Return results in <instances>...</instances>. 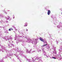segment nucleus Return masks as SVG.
Here are the masks:
<instances>
[{
    "mask_svg": "<svg viewBox=\"0 0 62 62\" xmlns=\"http://www.w3.org/2000/svg\"><path fill=\"white\" fill-rule=\"evenodd\" d=\"M4 11V13H6V14H7V13H6V12L5 11V10H4V11Z\"/></svg>",
    "mask_w": 62,
    "mask_h": 62,
    "instance_id": "nucleus-26",
    "label": "nucleus"
},
{
    "mask_svg": "<svg viewBox=\"0 0 62 62\" xmlns=\"http://www.w3.org/2000/svg\"><path fill=\"white\" fill-rule=\"evenodd\" d=\"M18 52H19L20 53L19 54H23V51H21L20 50H19Z\"/></svg>",
    "mask_w": 62,
    "mask_h": 62,
    "instance_id": "nucleus-12",
    "label": "nucleus"
},
{
    "mask_svg": "<svg viewBox=\"0 0 62 62\" xmlns=\"http://www.w3.org/2000/svg\"><path fill=\"white\" fill-rule=\"evenodd\" d=\"M15 51H16V49H15Z\"/></svg>",
    "mask_w": 62,
    "mask_h": 62,
    "instance_id": "nucleus-44",
    "label": "nucleus"
},
{
    "mask_svg": "<svg viewBox=\"0 0 62 62\" xmlns=\"http://www.w3.org/2000/svg\"><path fill=\"white\" fill-rule=\"evenodd\" d=\"M53 53L54 54H55V55H56V52L55 50H54V51H53Z\"/></svg>",
    "mask_w": 62,
    "mask_h": 62,
    "instance_id": "nucleus-10",
    "label": "nucleus"
},
{
    "mask_svg": "<svg viewBox=\"0 0 62 62\" xmlns=\"http://www.w3.org/2000/svg\"><path fill=\"white\" fill-rule=\"evenodd\" d=\"M23 38H24V36H23Z\"/></svg>",
    "mask_w": 62,
    "mask_h": 62,
    "instance_id": "nucleus-50",
    "label": "nucleus"
},
{
    "mask_svg": "<svg viewBox=\"0 0 62 62\" xmlns=\"http://www.w3.org/2000/svg\"><path fill=\"white\" fill-rule=\"evenodd\" d=\"M17 59H19V57H18Z\"/></svg>",
    "mask_w": 62,
    "mask_h": 62,
    "instance_id": "nucleus-35",
    "label": "nucleus"
},
{
    "mask_svg": "<svg viewBox=\"0 0 62 62\" xmlns=\"http://www.w3.org/2000/svg\"><path fill=\"white\" fill-rule=\"evenodd\" d=\"M42 61H41V62H42Z\"/></svg>",
    "mask_w": 62,
    "mask_h": 62,
    "instance_id": "nucleus-52",
    "label": "nucleus"
},
{
    "mask_svg": "<svg viewBox=\"0 0 62 62\" xmlns=\"http://www.w3.org/2000/svg\"><path fill=\"white\" fill-rule=\"evenodd\" d=\"M40 40L42 41H43V42H44V40H43V39L42 38H40Z\"/></svg>",
    "mask_w": 62,
    "mask_h": 62,
    "instance_id": "nucleus-11",
    "label": "nucleus"
},
{
    "mask_svg": "<svg viewBox=\"0 0 62 62\" xmlns=\"http://www.w3.org/2000/svg\"><path fill=\"white\" fill-rule=\"evenodd\" d=\"M8 46H9V48H10V47H11V46H14V45L12 44H8Z\"/></svg>",
    "mask_w": 62,
    "mask_h": 62,
    "instance_id": "nucleus-7",
    "label": "nucleus"
},
{
    "mask_svg": "<svg viewBox=\"0 0 62 62\" xmlns=\"http://www.w3.org/2000/svg\"><path fill=\"white\" fill-rule=\"evenodd\" d=\"M22 40H20V42H21V41L22 42Z\"/></svg>",
    "mask_w": 62,
    "mask_h": 62,
    "instance_id": "nucleus-40",
    "label": "nucleus"
},
{
    "mask_svg": "<svg viewBox=\"0 0 62 62\" xmlns=\"http://www.w3.org/2000/svg\"><path fill=\"white\" fill-rule=\"evenodd\" d=\"M50 58H54V59H56V58H55L52 57H50Z\"/></svg>",
    "mask_w": 62,
    "mask_h": 62,
    "instance_id": "nucleus-21",
    "label": "nucleus"
},
{
    "mask_svg": "<svg viewBox=\"0 0 62 62\" xmlns=\"http://www.w3.org/2000/svg\"><path fill=\"white\" fill-rule=\"evenodd\" d=\"M0 16H1V17H4V16H3L2 15V14H1L0 15Z\"/></svg>",
    "mask_w": 62,
    "mask_h": 62,
    "instance_id": "nucleus-19",
    "label": "nucleus"
},
{
    "mask_svg": "<svg viewBox=\"0 0 62 62\" xmlns=\"http://www.w3.org/2000/svg\"><path fill=\"white\" fill-rule=\"evenodd\" d=\"M60 49L59 50L60 52H59V54H59L57 56V58H58V56H60V57H61L60 59H62V46H61L60 47Z\"/></svg>",
    "mask_w": 62,
    "mask_h": 62,
    "instance_id": "nucleus-3",
    "label": "nucleus"
},
{
    "mask_svg": "<svg viewBox=\"0 0 62 62\" xmlns=\"http://www.w3.org/2000/svg\"><path fill=\"white\" fill-rule=\"evenodd\" d=\"M26 38V37H24L25 38Z\"/></svg>",
    "mask_w": 62,
    "mask_h": 62,
    "instance_id": "nucleus-42",
    "label": "nucleus"
},
{
    "mask_svg": "<svg viewBox=\"0 0 62 62\" xmlns=\"http://www.w3.org/2000/svg\"><path fill=\"white\" fill-rule=\"evenodd\" d=\"M0 27L1 28V27Z\"/></svg>",
    "mask_w": 62,
    "mask_h": 62,
    "instance_id": "nucleus-47",
    "label": "nucleus"
},
{
    "mask_svg": "<svg viewBox=\"0 0 62 62\" xmlns=\"http://www.w3.org/2000/svg\"><path fill=\"white\" fill-rule=\"evenodd\" d=\"M6 22L7 23H8V21H6Z\"/></svg>",
    "mask_w": 62,
    "mask_h": 62,
    "instance_id": "nucleus-39",
    "label": "nucleus"
},
{
    "mask_svg": "<svg viewBox=\"0 0 62 62\" xmlns=\"http://www.w3.org/2000/svg\"><path fill=\"white\" fill-rule=\"evenodd\" d=\"M26 53H31V50H32V49H31L30 51H29V50L27 49H26Z\"/></svg>",
    "mask_w": 62,
    "mask_h": 62,
    "instance_id": "nucleus-6",
    "label": "nucleus"
},
{
    "mask_svg": "<svg viewBox=\"0 0 62 62\" xmlns=\"http://www.w3.org/2000/svg\"><path fill=\"white\" fill-rule=\"evenodd\" d=\"M32 60L26 59L27 61L29 62H39L41 61V58L40 57H35L33 58H32Z\"/></svg>",
    "mask_w": 62,
    "mask_h": 62,
    "instance_id": "nucleus-1",
    "label": "nucleus"
},
{
    "mask_svg": "<svg viewBox=\"0 0 62 62\" xmlns=\"http://www.w3.org/2000/svg\"><path fill=\"white\" fill-rule=\"evenodd\" d=\"M5 18H6L7 20H9V21H10V19H9V18H10V17H9L8 16H7V17H5Z\"/></svg>",
    "mask_w": 62,
    "mask_h": 62,
    "instance_id": "nucleus-8",
    "label": "nucleus"
},
{
    "mask_svg": "<svg viewBox=\"0 0 62 62\" xmlns=\"http://www.w3.org/2000/svg\"><path fill=\"white\" fill-rule=\"evenodd\" d=\"M35 51H33L32 52V53H33V52H35Z\"/></svg>",
    "mask_w": 62,
    "mask_h": 62,
    "instance_id": "nucleus-33",
    "label": "nucleus"
},
{
    "mask_svg": "<svg viewBox=\"0 0 62 62\" xmlns=\"http://www.w3.org/2000/svg\"><path fill=\"white\" fill-rule=\"evenodd\" d=\"M52 47L53 49H54V45L52 46Z\"/></svg>",
    "mask_w": 62,
    "mask_h": 62,
    "instance_id": "nucleus-27",
    "label": "nucleus"
},
{
    "mask_svg": "<svg viewBox=\"0 0 62 62\" xmlns=\"http://www.w3.org/2000/svg\"><path fill=\"white\" fill-rule=\"evenodd\" d=\"M40 50L39 49H38L37 50V51H38V52H40Z\"/></svg>",
    "mask_w": 62,
    "mask_h": 62,
    "instance_id": "nucleus-20",
    "label": "nucleus"
},
{
    "mask_svg": "<svg viewBox=\"0 0 62 62\" xmlns=\"http://www.w3.org/2000/svg\"><path fill=\"white\" fill-rule=\"evenodd\" d=\"M0 22H1V23H2V22H3V20H1V21H0Z\"/></svg>",
    "mask_w": 62,
    "mask_h": 62,
    "instance_id": "nucleus-32",
    "label": "nucleus"
},
{
    "mask_svg": "<svg viewBox=\"0 0 62 62\" xmlns=\"http://www.w3.org/2000/svg\"><path fill=\"white\" fill-rule=\"evenodd\" d=\"M44 44H45V43H44Z\"/></svg>",
    "mask_w": 62,
    "mask_h": 62,
    "instance_id": "nucleus-53",
    "label": "nucleus"
},
{
    "mask_svg": "<svg viewBox=\"0 0 62 62\" xmlns=\"http://www.w3.org/2000/svg\"><path fill=\"white\" fill-rule=\"evenodd\" d=\"M8 30H5V31L4 32L5 33H8Z\"/></svg>",
    "mask_w": 62,
    "mask_h": 62,
    "instance_id": "nucleus-14",
    "label": "nucleus"
},
{
    "mask_svg": "<svg viewBox=\"0 0 62 62\" xmlns=\"http://www.w3.org/2000/svg\"><path fill=\"white\" fill-rule=\"evenodd\" d=\"M0 62H4V60H3L1 59L0 60Z\"/></svg>",
    "mask_w": 62,
    "mask_h": 62,
    "instance_id": "nucleus-17",
    "label": "nucleus"
},
{
    "mask_svg": "<svg viewBox=\"0 0 62 62\" xmlns=\"http://www.w3.org/2000/svg\"><path fill=\"white\" fill-rule=\"evenodd\" d=\"M15 40H16V39H15Z\"/></svg>",
    "mask_w": 62,
    "mask_h": 62,
    "instance_id": "nucleus-49",
    "label": "nucleus"
},
{
    "mask_svg": "<svg viewBox=\"0 0 62 62\" xmlns=\"http://www.w3.org/2000/svg\"><path fill=\"white\" fill-rule=\"evenodd\" d=\"M6 52L7 53V56H9V57H10V56H12L13 55H12V54H11V51H9L8 52H7V51Z\"/></svg>",
    "mask_w": 62,
    "mask_h": 62,
    "instance_id": "nucleus-5",
    "label": "nucleus"
},
{
    "mask_svg": "<svg viewBox=\"0 0 62 62\" xmlns=\"http://www.w3.org/2000/svg\"><path fill=\"white\" fill-rule=\"evenodd\" d=\"M4 58L5 59L6 58H7V56H5L4 57Z\"/></svg>",
    "mask_w": 62,
    "mask_h": 62,
    "instance_id": "nucleus-29",
    "label": "nucleus"
},
{
    "mask_svg": "<svg viewBox=\"0 0 62 62\" xmlns=\"http://www.w3.org/2000/svg\"><path fill=\"white\" fill-rule=\"evenodd\" d=\"M3 49H4V50H6V48L3 47Z\"/></svg>",
    "mask_w": 62,
    "mask_h": 62,
    "instance_id": "nucleus-24",
    "label": "nucleus"
},
{
    "mask_svg": "<svg viewBox=\"0 0 62 62\" xmlns=\"http://www.w3.org/2000/svg\"><path fill=\"white\" fill-rule=\"evenodd\" d=\"M26 30L27 31H28V29H26Z\"/></svg>",
    "mask_w": 62,
    "mask_h": 62,
    "instance_id": "nucleus-37",
    "label": "nucleus"
},
{
    "mask_svg": "<svg viewBox=\"0 0 62 62\" xmlns=\"http://www.w3.org/2000/svg\"><path fill=\"white\" fill-rule=\"evenodd\" d=\"M57 27H58V28H60V26H59H59L57 25Z\"/></svg>",
    "mask_w": 62,
    "mask_h": 62,
    "instance_id": "nucleus-25",
    "label": "nucleus"
},
{
    "mask_svg": "<svg viewBox=\"0 0 62 62\" xmlns=\"http://www.w3.org/2000/svg\"><path fill=\"white\" fill-rule=\"evenodd\" d=\"M25 25H24V26H27V23H25Z\"/></svg>",
    "mask_w": 62,
    "mask_h": 62,
    "instance_id": "nucleus-15",
    "label": "nucleus"
},
{
    "mask_svg": "<svg viewBox=\"0 0 62 62\" xmlns=\"http://www.w3.org/2000/svg\"><path fill=\"white\" fill-rule=\"evenodd\" d=\"M8 31H11V29H9Z\"/></svg>",
    "mask_w": 62,
    "mask_h": 62,
    "instance_id": "nucleus-30",
    "label": "nucleus"
},
{
    "mask_svg": "<svg viewBox=\"0 0 62 62\" xmlns=\"http://www.w3.org/2000/svg\"><path fill=\"white\" fill-rule=\"evenodd\" d=\"M2 51V52H4V51H3L2 50L0 49V51Z\"/></svg>",
    "mask_w": 62,
    "mask_h": 62,
    "instance_id": "nucleus-28",
    "label": "nucleus"
},
{
    "mask_svg": "<svg viewBox=\"0 0 62 62\" xmlns=\"http://www.w3.org/2000/svg\"><path fill=\"white\" fill-rule=\"evenodd\" d=\"M0 35H1V34H0Z\"/></svg>",
    "mask_w": 62,
    "mask_h": 62,
    "instance_id": "nucleus-51",
    "label": "nucleus"
},
{
    "mask_svg": "<svg viewBox=\"0 0 62 62\" xmlns=\"http://www.w3.org/2000/svg\"><path fill=\"white\" fill-rule=\"evenodd\" d=\"M16 57H18V55L17 56H16Z\"/></svg>",
    "mask_w": 62,
    "mask_h": 62,
    "instance_id": "nucleus-46",
    "label": "nucleus"
},
{
    "mask_svg": "<svg viewBox=\"0 0 62 62\" xmlns=\"http://www.w3.org/2000/svg\"><path fill=\"white\" fill-rule=\"evenodd\" d=\"M15 29V30H17V29Z\"/></svg>",
    "mask_w": 62,
    "mask_h": 62,
    "instance_id": "nucleus-38",
    "label": "nucleus"
},
{
    "mask_svg": "<svg viewBox=\"0 0 62 62\" xmlns=\"http://www.w3.org/2000/svg\"><path fill=\"white\" fill-rule=\"evenodd\" d=\"M47 51H49V49H50V47L48 46L46 47Z\"/></svg>",
    "mask_w": 62,
    "mask_h": 62,
    "instance_id": "nucleus-13",
    "label": "nucleus"
},
{
    "mask_svg": "<svg viewBox=\"0 0 62 62\" xmlns=\"http://www.w3.org/2000/svg\"><path fill=\"white\" fill-rule=\"evenodd\" d=\"M50 13H51V11L49 10H48L47 12L48 15H49L50 14Z\"/></svg>",
    "mask_w": 62,
    "mask_h": 62,
    "instance_id": "nucleus-9",
    "label": "nucleus"
},
{
    "mask_svg": "<svg viewBox=\"0 0 62 62\" xmlns=\"http://www.w3.org/2000/svg\"><path fill=\"white\" fill-rule=\"evenodd\" d=\"M46 45H47V44H46L44 45L43 46H42V48H43V49H42V50L43 51V53L44 55H45L48 58L49 57V56H50L49 55H47L46 54H46V52H45V50H44V47H45V46H46Z\"/></svg>",
    "mask_w": 62,
    "mask_h": 62,
    "instance_id": "nucleus-4",
    "label": "nucleus"
},
{
    "mask_svg": "<svg viewBox=\"0 0 62 62\" xmlns=\"http://www.w3.org/2000/svg\"><path fill=\"white\" fill-rule=\"evenodd\" d=\"M8 42H9V43H13V41L11 40H10V41H9Z\"/></svg>",
    "mask_w": 62,
    "mask_h": 62,
    "instance_id": "nucleus-16",
    "label": "nucleus"
},
{
    "mask_svg": "<svg viewBox=\"0 0 62 62\" xmlns=\"http://www.w3.org/2000/svg\"><path fill=\"white\" fill-rule=\"evenodd\" d=\"M0 46H1V48H3V46H1V45H0Z\"/></svg>",
    "mask_w": 62,
    "mask_h": 62,
    "instance_id": "nucleus-31",
    "label": "nucleus"
},
{
    "mask_svg": "<svg viewBox=\"0 0 62 62\" xmlns=\"http://www.w3.org/2000/svg\"><path fill=\"white\" fill-rule=\"evenodd\" d=\"M10 39L11 40H12V37H10V39H8V40H10Z\"/></svg>",
    "mask_w": 62,
    "mask_h": 62,
    "instance_id": "nucleus-22",
    "label": "nucleus"
},
{
    "mask_svg": "<svg viewBox=\"0 0 62 62\" xmlns=\"http://www.w3.org/2000/svg\"><path fill=\"white\" fill-rule=\"evenodd\" d=\"M57 44H58V43H57Z\"/></svg>",
    "mask_w": 62,
    "mask_h": 62,
    "instance_id": "nucleus-43",
    "label": "nucleus"
},
{
    "mask_svg": "<svg viewBox=\"0 0 62 62\" xmlns=\"http://www.w3.org/2000/svg\"><path fill=\"white\" fill-rule=\"evenodd\" d=\"M15 18V17H13V19H14Z\"/></svg>",
    "mask_w": 62,
    "mask_h": 62,
    "instance_id": "nucleus-41",
    "label": "nucleus"
},
{
    "mask_svg": "<svg viewBox=\"0 0 62 62\" xmlns=\"http://www.w3.org/2000/svg\"><path fill=\"white\" fill-rule=\"evenodd\" d=\"M35 39V41H34L32 40L31 39L29 38H28L27 42H28V43H29V42L32 43L33 44L36 45L37 44V41L38 40V39Z\"/></svg>",
    "mask_w": 62,
    "mask_h": 62,
    "instance_id": "nucleus-2",
    "label": "nucleus"
},
{
    "mask_svg": "<svg viewBox=\"0 0 62 62\" xmlns=\"http://www.w3.org/2000/svg\"><path fill=\"white\" fill-rule=\"evenodd\" d=\"M24 57H25V58H26V56H25Z\"/></svg>",
    "mask_w": 62,
    "mask_h": 62,
    "instance_id": "nucleus-34",
    "label": "nucleus"
},
{
    "mask_svg": "<svg viewBox=\"0 0 62 62\" xmlns=\"http://www.w3.org/2000/svg\"><path fill=\"white\" fill-rule=\"evenodd\" d=\"M13 27L14 28H15V29H16V28L15 27V26H13Z\"/></svg>",
    "mask_w": 62,
    "mask_h": 62,
    "instance_id": "nucleus-23",
    "label": "nucleus"
},
{
    "mask_svg": "<svg viewBox=\"0 0 62 62\" xmlns=\"http://www.w3.org/2000/svg\"><path fill=\"white\" fill-rule=\"evenodd\" d=\"M54 24H55V23H54Z\"/></svg>",
    "mask_w": 62,
    "mask_h": 62,
    "instance_id": "nucleus-45",
    "label": "nucleus"
},
{
    "mask_svg": "<svg viewBox=\"0 0 62 62\" xmlns=\"http://www.w3.org/2000/svg\"><path fill=\"white\" fill-rule=\"evenodd\" d=\"M46 43H47V42H46Z\"/></svg>",
    "mask_w": 62,
    "mask_h": 62,
    "instance_id": "nucleus-48",
    "label": "nucleus"
},
{
    "mask_svg": "<svg viewBox=\"0 0 62 62\" xmlns=\"http://www.w3.org/2000/svg\"><path fill=\"white\" fill-rule=\"evenodd\" d=\"M11 30H13V29H12V28H11Z\"/></svg>",
    "mask_w": 62,
    "mask_h": 62,
    "instance_id": "nucleus-36",
    "label": "nucleus"
},
{
    "mask_svg": "<svg viewBox=\"0 0 62 62\" xmlns=\"http://www.w3.org/2000/svg\"><path fill=\"white\" fill-rule=\"evenodd\" d=\"M3 39H6V38L5 37H3Z\"/></svg>",
    "mask_w": 62,
    "mask_h": 62,
    "instance_id": "nucleus-18",
    "label": "nucleus"
}]
</instances>
